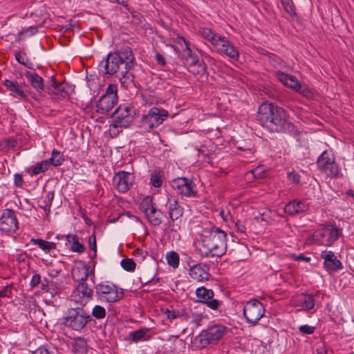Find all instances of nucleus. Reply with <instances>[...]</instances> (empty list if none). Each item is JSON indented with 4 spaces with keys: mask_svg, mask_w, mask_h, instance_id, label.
<instances>
[{
    "mask_svg": "<svg viewBox=\"0 0 354 354\" xmlns=\"http://www.w3.org/2000/svg\"><path fill=\"white\" fill-rule=\"evenodd\" d=\"M41 283V276L39 274H35L30 280V286L32 288L37 287Z\"/></svg>",
    "mask_w": 354,
    "mask_h": 354,
    "instance_id": "nucleus-54",
    "label": "nucleus"
},
{
    "mask_svg": "<svg viewBox=\"0 0 354 354\" xmlns=\"http://www.w3.org/2000/svg\"><path fill=\"white\" fill-rule=\"evenodd\" d=\"M322 171L330 178H336L339 173V168L335 160Z\"/></svg>",
    "mask_w": 354,
    "mask_h": 354,
    "instance_id": "nucleus-39",
    "label": "nucleus"
},
{
    "mask_svg": "<svg viewBox=\"0 0 354 354\" xmlns=\"http://www.w3.org/2000/svg\"><path fill=\"white\" fill-rule=\"evenodd\" d=\"M165 207L167 209L169 218L172 222L178 221L183 214V207H182L174 198H167Z\"/></svg>",
    "mask_w": 354,
    "mask_h": 354,
    "instance_id": "nucleus-19",
    "label": "nucleus"
},
{
    "mask_svg": "<svg viewBox=\"0 0 354 354\" xmlns=\"http://www.w3.org/2000/svg\"><path fill=\"white\" fill-rule=\"evenodd\" d=\"M12 288L11 286L7 285L0 290V298L1 297H11Z\"/></svg>",
    "mask_w": 354,
    "mask_h": 354,
    "instance_id": "nucleus-53",
    "label": "nucleus"
},
{
    "mask_svg": "<svg viewBox=\"0 0 354 354\" xmlns=\"http://www.w3.org/2000/svg\"><path fill=\"white\" fill-rule=\"evenodd\" d=\"M171 186L176 191L177 194L183 196L192 197L196 194L192 180L187 178L174 179L171 183Z\"/></svg>",
    "mask_w": 354,
    "mask_h": 354,
    "instance_id": "nucleus-13",
    "label": "nucleus"
},
{
    "mask_svg": "<svg viewBox=\"0 0 354 354\" xmlns=\"http://www.w3.org/2000/svg\"><path fill=\"white\" fill-rule=\"evenodd\" d=\"M25 76L31 86L38 92L44 91V82L43 78L37 73L31 71H26Z\"/></svg>",
    "mask_w": 354,
    "mask_h": 354,
    "instance_id": "nucleus-24",
    "label": "nucleus"
},
{
    "mask_svg": "<svg viewBox=\"0 0 354 354\" xmlns=\"http://www.w3.org/2000/svg\"><path fill=\"white\" fill-rule=\"evenodd\" d=\"M265 313L263 303L257 299L248 301L243 308V316L248 323L255 325L262 318Z\"/></svg>",
    "mask_w": 354,
    "mask_h": 354,
    "instance_id": "nucleus-9",
    "label": "nucleus"
},
{
    "mask_svg": "<svg viewBox=\"0 0 354 354\" xmlns=\"http://www.w3.org/2000/svg\"><path fill=\"white\" fill-rule=\"evenodd\" d=\"M136 109L131 104H120L112 113V123L110 124L109 132L111 137L118 135V128L130 127L135 119Z\"/></svg>",
    "mask_w": 354,
    "mask_h": 354,
    "instance_id": "nucleus-5",
    "label": "nucleus"
},
{
    "mask_svg": "<svg viewBox=\"0 0 354 354\" xmlns=\"http://www.w3.org/2000/svg\"><path fill=\"white\" fill-rule=\"evenodd\" d=\"M92 321L90 313L82 306L71 307L63 317V325L73 331L81 332Z\"/></svg>",
    "mask_w": 354,
    "mask_h": 354,
    "instance_id": "nucleus-4",
    "label": "nucleus"
},
{
    "mask_svg": "<svg viewBox=\"0 0 354 354\" xmlns=\"http://www.w3.org/2000/svg\"><path fill=\"white\" fill-rule=\"evenodd\" d=\"M135 57L131 48L123 45L114 52L109 53L98 64V71L103 75L127 73V68H132Z\"/></svg>",
    "mask_w": 354,
    "mask_h": 354,
    "instance_id": "nucleus-1",
    "label": "nucleus"
},
{
    "mask_svg": "<svg viewBox=\"0 0 354 354\" xmlns=\"http://www.w3.org/2000/svg\"><path fill=\"white\" fill-rule=\"evenodd\" d=\"M296 91L303 94L304 96L308 97L312 95V92L307 87L302 86L301 84L300 88L297 89Z\"/></svg>",
    "mask_w": 354,
    "mask_h": 354,
    "instance_id": "nucleus-59",
    "label": "nucleus"
},
{
    "mask_svg": "<svg viewBox=\"0 0 354 354\" xmlns=\"http://www.w3.org/2000/svg\"><path fill=\"white\" fill-rule=\"evenodd\" d=\"M288 178L289 180H290L293 183L298 184L300 182L301 176L299 174L292 171V172H289L288 174Z\"/></svg>",
    "mask_w": 354,
    "mask_h": 354,
    "instance_id": "nucleus-55",
    "label": "nucleus"
},
{
    "mask_svg": "<svg viewBox=\"0 0 354 354\" xmlns=\"http://www.w3.org/2000/svg\"><path fill=\"white\" fill-rule=\"evenodd\" d=\"M71 249L73 252L77 253H83L84 252V246L82 243L79 241L74 242L73 244L71 245Z\"/></svg>",
    "mask_w": 354,
    "mask_h": 354,
    "instance_id": "nucleus-52",
    "label": "nucleus"
},
{
    "mask_svg": "<svg viewBox=\"0 0 354 354\" xmlns=\"http://www.w3.org/2000/svg\"><path fill=\"white\" fill-rule=\"evenodd\" d=\"M196 295L200 302L205 304L214 297V291L202 286L196 289Z\"/></svg>",
    "mask_w": 354,
    "mask_h": 354,
    "instance_id": "nucleus-30",
    "label": "nucleus"
},
{
    "mask_svg": "<svg viewBox=\"0 0 354 354\" xmlns=\"http://www.w3.org/2000/svg\"><path fill=\"white\" fill-rule=\"evenodd\" d=\"M31 242L45 252H49L56 248V244L54 242L47 241L41 239H32Z\"/></svg>",
    "mask_w": 354,
    "mask_h": 354,
    "instance_id": "nucleus-32",
    "label": "nucleus"
},
{
    "mask_svg": "<svg viewBox=\"0 0 354 354\" xmlns=\"http://www.w3.org/2000/svg\"><path fill=\"white\" fill-rule=\"evenodd\" d=\"M311 239L317 244L323 245L326 240V226L315 231L311 236Z\"/></svg>",
    "mask_w": 354,
    "mask_h": 354,
    "instance_id": "nucleus-36",
    "label": "nucleus"
},
{
    "mask_svg": "<svg viewBox=\"0 0 354 354\" xmlns=\"http://www.w3.org/2000/svg\"><path fill=\"white\" fill-rule=\"evenodd\" d=\"M121 267L126 271L133 272L136 264L132 259H124L120 261Z\"/></svg>",
    "mask_w": 354,
    "mask_h": 354,
    "instance_id": "nucleus-44",
    "label": "nucleus"
},
{
    "mask_svg": "<svg viewBox=\"0 0 354 354\" xmlns=\"http://www.w3.org/2000/svg\"><path fill=\"white\" fill-rule=\"evenodd\" d=\"M335 158L332 153L328 152L327 150L324 151L322 154L319 156L317 165L320 170L325 169L330 163L333 162Z\"/></svg>",
    "mask_w": 354,
    "mask_h": 354,
    "instance_id": "nucleus-27",
    "label": "nucleus"
},
{
    "mask_svg": "<svg viewBox=\"0 0 354 354\" xmlns=\"http://www.w3.org/2000/svg\"><path fill=\"white\" fill-rule=\"evenodd\" d=\"M168 115L167 110L153 106L149 109L147 113L142 116L138 127L145 132H150L153 129L160 125L168 118Z\"/></svg>",
    "mask_w": 354,
    "mask_h": 354,
    "instance_id": "nucleus-6",
    "label": "nucleus"
},
{
    "mask_svg": "<svg viewBox=\"0 0 354 354\" xmlns=\"http://www.w3.org/2000/svg\"><path fill=\"white\" fill-rule=\"evenodd\" d=\"M301 307L304 310L308 311L313 309L315 306V299L312 294L302 293L299 296Z\"/></svg>",
    "mask_w": 354,
    "mask_h": 354,
    "instance_id": "nucleus-28",
    "label": "nucleus"
},
{
    "mask_svg": "<svg viewBox=\"0 0 354 354\" xmlns=\"http://www.w3.org/2000/svg\"><path fill=\"white\" fill-rule=\"evenodd\" d=\"M283 9L288 12L291 17H296L297 15L296 12V8L294 5L292 0H280Z\"/></svg>",
    "mask_w": 354,
    "mask_h": 354,
    "instance_id": "nucleus-41",
    "label": "nucleus"
},
{
    "mask_svg": "<svg viewBox=\"0 0 354 354\" xmlns=\"http://www.w3.org/2000/svg\"><path fill=\"white\" fill-rule=\"evenodd\" d=\"M342 230L335 225H326V240L323 245L330 247L336 242L342 235Z\"/></svg>",
    "mask_w": 354,
    "mask_h": 354,
    "instance_id": "nucleus-23",
    "label": "nucleus"
},
{
    "mask_svg": "<svg viewBox=\"0 0 354 354\" xmlns=\"http://www.w3.org/2000/svg\"><path fill=\"white\" fill-rule=\"evenodd\" d=\"M32 354H50L48 349L45 347L40 346L36 351L32 352Z\"/></svg>",
    "mask_w": 354,
    "mask_h": 354,
    "instance_id": "nucleus-64",
    "label": "nucleus"
},
{
    "mask_svg": "<svg viewBox=\"0 0 354 354\" xmlns=\"http://www.w3.org/2000/svg\"><path fill=\"white\" fill-rule=\"evenodd\" d=\"M214 48L218 53L224 54L234 60H238L239 58V50L225 37L223 36V37L218 40V42L216 44Z\"/></svg>",
    "mask_w": 354,
    "mask_h": 354,
    "instance_id": "nucleus-16",
    "label": "nucleus"
},
{
    "mask_svg": "<svg viewBox=\"0 0 354 354\" xmlns=\"http://www.w3.org/2000/svg\"><path fill=\"white\" fill-rule=\"evenodd\" d=\"M53 199H54V192H48L46 194L45 198L42 201L41 204L39 205V207L44 210L46 215L49 214L50 212V207H51Z\"/></svg>",
    "mask_w": 354,
    "mask_h": 354,
    "instance_id": "nucleus-35",
    "label": "nucleus"
},
{
    "mask_svg": "<svg viewBox=\"0 0 354 354\" xmlns=\"http://www.w3.org/2000/svg\"><path fill=\"white\" fill-rule=\"evenodd\" d=\"M3 85L11 92L10 95L21 100H27L28 95L17 81L6 80Z\"/></svg>",
    "mask_w": 354,
    "mask_h": 354,
    "instance_id": "nucleus-21",
    "label": "nucleus"
},
{
    "mask_svg": "<svg viewBox=\"0 0 354 354\" xmlns=\"http://www.w3.org/2000/svg\"><path fill=\"white\" fill-rule=\"evenodd\" d=\"M145 216L151 225L156 227L162 223L163 213L160 209H158L156 206L146 214Z\"/></svg>",
    "mask_w": 354,
    "mask_h": 354,
    "instance_id": "nucleus-26",
    "label": "nucleus"
},
{
    "mask_svg": "<svg viewBox=\"0 0 354 354\" xmlns=\"http://www.w3.org/2000/svg\"><path fill=\"white\" fill-rule=\"evenodd\" d=\"M106 310L103 306L96 305L93 307L91 315L97 319H102L106 317Z\"/></svg>",
    "mask_w": 354,
    "mask_h": 354,
    "instance_id": "nucleus-43",
    "label": "nucleus"
},
{
    "mask_svg": "<svg viewBox=\"0 0 354 354\" xmlns=\"http://www.w3.org/2000/svg\"><path fill=\"white\" fill-rule=\"evenodd\" d=\"M117 103L118 100L102 95L97 102L96 111L100 114H105L110 111Z\"/></svg>",
    "mask_w": 354,
    "mask_h": 354,
    "instance_id": "nucleus-22",
    "label": "nucleus"
},
{
    "mask_svg": "<svg viewBox=\"0 0 354 354\" xmlns=\"http://www.w3.org/2000/svg\"><path fill=\"white\" fill-rule=\"evenodd\" d=\"M88 244H89L90 248L94 251V254H93V257H94L96 256V252H97L96 239H95V236L94 234L89 237Z\"/></svg>",
    "mask_w": 354,
    "mask_h": 354,
    "instance_id": "nucleus-56",
    "label": "nucleus"
},
{
    "mask_svg": "<svg viewBox=\"0 0 354 354\" xmlns=\"http://www.w3.org/2000/svg\"><path fill=\"white\" fill-rule=\"evenodd\" d=\"M189 318H191V322L199 325V322L202 320L203 316L201 313H192L191 316H188Z\"/></svg>",
    "mask_w": 354,
    "mask_h": 354,
    "instance_id": "nucleus-58",
    "label": "nucleus"
},
{
    "mask_svg": "<svg viewBox=\"0 0 354 354\" xmlns=\"http://www.w3.org/2000/svg\"><path fill=\"white\" fill-rule=\"evenodd\" d=\"M15 58L16 60L21 64L24 65L28 68L33 69V64L30 60H28L25 53L21 52L17 53H15Z\"/></svg>",
    "mask_w": 354,
    "mask_h": 354,
    "instance_id": "nucleus-42",
    "label": "nucleus"
},
{
    "mask_svg": "<svg viewBox=\"0 0 354 354\" xmlns=\"http://www.w3.org/2000/svg\"><path fill=\"white\" fill-rule=\"evenodd\" d=\"M95 292L98 299L102 301L114 303L121 300L124 296L122 288L113 283L101 282L95 286Z\"/></svg>",
    "mask_w": 354,
    "mask_h": 354,
    "instance_id": "nucleus-7",
    "label": "nucleus"
},
{
    "mask_svg": "<svg viewBox=\"0 0 354 354\" xmlns=\"http://www.w3.org/2000/svg\"><path fill=\"white\" fill-rule=\"evenodd\" d=\"M47 161L50 165L58 167L64 161V156L60 151L53 149L51 157Z\"/></svg>",
    "mask_w": 354,
    "mask_h": 354,
    "instance_id": "nucleus-34",
    "label": "nucleus"
},
{
    "mask_svg": "<svg viewBox=\"0 0 354 354\" xmlns=\"http://www.w3.org/2000/svg\"><path fill=\"white\" fill-rule=\"evenodd\" d=\"M72 297L73 301L75 302V304H77L76 306H82L84 308V306L89 301L88 299L83 297L82 295L78 294L77 292H75V291H73Z\"/></svg>",
    "mask_w": 354,
    "mask_h": 354,
    "instance_id": "nucleus-46",
    "label": "nucleus"
},
{
    "mask_svg": "<svg viewBox=\"0 0 354 354\" xmlns=\"http://www.w3.org/2000/svg\"><path fill=\"white\" fill-rule=\"evenodd\" d=\"M49 167H50V165L48 162L47 160H42L41 162H37L32 167L30 174L32 176L38 175L41 173H44L46 171H47Z\"/></svg>",
    "mask_w": 354,
    "mask_h": 354,
    "instance_id": "nucleus-38",
    "label": "nucleus"
},
{
    "mask_svg": "<svg viewBox=\"0 0 354 354\" xmlns=\"http://www.w3.org/2000/svg\"><path fill=\"white\" fill-rule=\"evenodd\" d=\"M166 259L167 263L174 268H177L179 266V255L174 251L167 253Z\"/></svg>",
    "mask_w": 354,
    "mask_h": 354,
    "instance_id": "nucleus-40",
    "label": "nucleus"
},
{
    "mask_svg": "<svg viewBox=\"0 0 354 354\" xmlns=\"http://www.w3.org/2000/svg\"><path fill=\"white\" fill-rule=\"evenodd\" d=\"M19 229V223L14 210L6 209L0 217V230L6 233H15Z\"/></svg>",
    "mask_w": 354,
    "mask_h": 354,
    "instance_id": "nucleus-12",
    "label": "nucleus"
},
{
    "mask_svg": "<svg viewBox=\"0 0 354 354\" xmlns=\"http://www.w3.org/2000/svg\"><path fill=\"white\" fill-rule=\"evenodd\" d=\"M131 68H127V73H119L118 77L120 79V84L124 88H128L130 84H133L134 75L130 73Z\"/></svg>",
    "mask_w": 354,
    "mask_h": 354,
    "instance_id": "nucleus-33",
    "label": "nucleus"
},
{
    "mask_svg": "<svg viewBox=\"0 0 354 354\" xmlns=\"http://www.w3.org/2000/svg\"><path fill=\"white\" fill-rule=\"evenodd\" d=\"M178 43L181 44L183 43L185 44L184 55L185 56V59L187 61L190 62L191 66L198 65V70L197 71L198 73H205L207 71L206 64L203 61H199L198 57L196 54L192 53L190 48L189 47V44L186 41L184 37L178 36L177 37Z\"/></svg>",
    "mask_w": 354,
    "mask_h": 354,
    "instance_id": "nucleus-14",
    "label": "nucleus"
},
{
    "mask_svg": "<svg viewBox=\"0 0 354 354\" xmlns=\"http://www.w3.org/2000/svg\"><path fill=\"white\" fill-rule=\"evenodd\" d=\"M320 257L324 260L323 268L329 273L343 268L342 262L337 259L335 253L331 250H323L320 254Z\"/></svg>",
    "mask_w": 354,
    "mask_h": 354,
    "instance_id": "nucleus-15",
    "label": "nucleus"
},
{
    "mask_svg": "<svg viewBox=\"0 0 354 354\" xmlns=\"http://www.w3.org/2000/svg\"><path fill=\"white\" fill-rule=\"evenodd\" d=\"M150 329L142 328L135 331L130 332L128 336V340L137 343L140 341H147L151 337L148 335Z\"/></svg>",
    "mask_w": 354,
    "mask_h": 354,
    "instance_id": "nucleus-25",
    "label": "nucleus"
},
{
    "mask_svg": "<svg viewBox=\"0 0 354 354\" xmlns=\"http://www.w3.org/2000/svg\"><path fill=\"white\" fill-rule=\"evenodd\" d=\"M88 270L89 267L88 266H84L82 267V275L81 277L77 279V281H80V282L74 291L82 295L83 297L90 300L92 297L93 290L88 286L87 283H85L88 276Z\"/></svg>",
    "mask_w": 354,
    "mask_h": 354,
    "instance_id": "nucleus-18",
    "label": "nucleus"
},
{
    "mask_svg": "<svg viewBox=\"0 0 354 354\" xmlns=\"http://www.w3.org/2000/svg\"><path fill=\"white\" fill-rule=\"evenodd\" d=\"M113 180L117 190L120 193H126L133 185L135 176L132 173L121 170L115 174Z\"/></svg>",
    "mask_w": 354,
    "mask_h": 354,
    "instance_id": "nucleus-11",
    "label": "nucleus"
},
{
    "mask_svg": "<svg viewBox=\"0 0 354 354\" xmlns=\"http://www.w3.org/2000/svg\"><path fill=\"white\" fill-rule=\"evenodd\" d=\"M308 205L302 201H292L284 207V212L288 215L294 216L307 211Z\"/></svg>",
    "mask_w": 354,
    "mask_h": 354,
    "instance_id": "nucleus-20",
    "label": "nucleus"
},
{
    "mask_svg": "<svg viewBox=\"0 0 354 354\" xmlns=\"http://www.w3.org/2000/svg\"><path fill=\"white\" fill-rule=\"evenodd\" d=\"M250 173L254 178H260L262 177L263 171L261 167H256L255 169L251 170Z\"/></svg>",
    "mask_w": 354,
    "mask_h": 354,
    "instance_id": "nucleus-63",
    "label": "nucleus"
},
{
    "mask_svg": "<svg viewBox=\"0 0 354 354\" xmlns=\"http://www.w3.org/2000/svg\"><path fill=\"white\" fill-rule=\"evenodd\" d=\"M14 183L17 187H23L24 180L21 174L17 173L14 175Z\"/></svg>",
    "mask_w": 354,
    "mask_h": 354,
    "instance_id": "nucleus-57",
    "label": "nucleus"
},
{
    "mask_svg": "<svg viewBox=\"0 0 354 354\" xmlns=\"http://www.w3.org/2000/svg\"><path fill=\"white\" fill-rule=\"evenodd\" d=\"M205 232L208 235L205 236L202 241V248H200L201 254L205 257H221L227 251V234L219 227H212Z\"/></svg>",
    "mask_w": 354,
    "mask_h": 354,
    "instance_id": "nucleus-3",
    "label": "nucleus"
},
{
    "mask_svg": "<svg viewBox=\"0 0 354 354\" xmlns=\"http://www.w3.org/2000/svg\"><path fill=\"white\" fill-rule=\"evenodd\" d=\"M200 33L204 39L209 41L214 47L218 42V40L223 37V36L214 33L211 29L207 28H202L200 30Z\"/></svg>",
    "mask_w": 354,
    "mask_h": 354,
    "instance_id": "nucleus-29",
    "label": "nucleus"
},
{
    "mask_svg": "<svg viewBox=\"0 0 354 354\" xmlns=\"http://www.w3.org/2000/svg\"><path fill=\"white\" fill-rule=\"evenodd\" d=\"M73 91V88L66 83H59L52 77L48 82L47 93L55 100L68 98Z\"/></svg>",
    "mask_w": 354,
    "mask_h": 354,
    "instance_id": "nucleus-10",
    "label": "nucleus"
},
{
    "mask_svg": "<svg viewBox=\"0 0 354 354\" xmlns=\"http://www.w3.org/2000/svg\"><path fill=\"white\" fill-rule=\"evenodd\" d=\"M286 86L292 88L295 91H297V89L300 88V82L295 76L291 75Z\"/></svg>",
    "mask_w": 354,
    "mask_h": 354,
    "instance_id": "nucleus-48",
    "label": "nucleus"
},
{
    "mask_svg": "<svg viewBox=\"0 0 354 354\" xmlns=\"http://www.w3.org/2000/svg\"><path fill=\"white\" fill-rule=\"evenodd\" d=\"M300 333L303 335H311L315 330V327L308 325H301L299 327Z\"/></svg>",
    "mask_w": 354,
    "mask_h": 354,
    "instance_id": "nucleus-49",
    "label": "nucleus"
},
{
    "mask_svg": "<svg viewBox=\"0 0 354 354\" xmlns=\"http://www.w3.org/2000/svg\"><path fill=\"white\" fill-rule=\"evenodd\" d=\"M73 351L77 354H85L87 352V342L84 337H77L73 343Z\"/></svg>",
    "mask_w": 354,
    "mask_h": 354,
    "instance_id": "nucleus-31",
    "label": "nucleus"
},
{
    "mask_svg": "<svg viewBox=\"0 0 354 354\" xmlns=\"http://www.w3.org/2000/svg\"><path fill=\"white\" fill-rule=\"evenodd\" d=\"M275 76L279 81H280L284 86H286L291 75L281 71H277L275 73Z\"/></svg>",
    "mask_w": 354,
    "mask_h": 354,
    "instance_id": "nucleus-50",
    "label": "nucleus"
},
{
    "mask_svg": "<svg viewBox=\"0 0 354 354\" xmlns=\"http://www.w3.org/2000/svg\"><path fill=\"white\" fill-rule=\"evenodd\" d=\"M226 327L222 325H213L203 330L194 339L196 346L203 348L212 342L221 339L226 331Z\"/></svg>",
    "mask_w": 354,
    "mask_h": 354,
    "instance_id": "nucleus-8",
    "label": "nucleus"
},
{
    "mask_svg": "<svg viewBox=\"0 0 354 354\" xmlns=\"http://www.w3.org/2000/svg\"><path fill=\"white\" fill-rule=\"evenodd\" d=\"M235 227L238 232H240L241 234H245L246 228H245V225L240 221H238L235 223Z\"/></svg>",
    "mask_w": 354,
    "mask_h": 354,
    "instance_id": "nucleus-62",
    "label": "nucleus"
},
{
    "mask_svg": "<svg viewBox=\"0 0 354 354\" xmlns=\"http://www.w3.org/2000/svg\"><path fill=\"white\" fill-rule=\"evenodd\" d=\"M102 95L110 97L111 98H113V100H118V86L116 84H111L108 86V87L106 89V92Z\"/></svg>",
    "mask_w": 354,
    "mask_h": 354,
    "instance_id": "nucleus-45",
    "label": "nucleus"
},
{
    "mask_svg": "<svg viewBox=\"0 0 354 354\" xmlns=\"http://www.w3.org/2000/svg\"><path fill=\"white\" fill-rule=\"evenodd\" d=\"M156 207V205L153 203L151 196L144 198L140 205V210L145 213V215Z\"/></svg>",
    "mask_w": 354,
    "mask_h": 354,
    "instance_id": "nucleus-37",
    "label": "nucleus"
},
{
    "mask_svg": "<svg viewBox=\"0 0 354 354\" xmlns=\"http://www.w3.org/2000/svg\"><path fill=\"white\" fill-rule=\"evenodd\" d=\"M209 267L207 264L196 263L189 266V274L193 279L203 282L209 279Z\"/></svg>",
    "mask_w": 354,
    "mask_h": 354,
    "instance_id": "nucleus-17",
    "label": "nucleus"
},
{
    "mask_svg": "<svg viewBox=\"0 0 354 354\" xmlns=\"http://www.w3.org/2000/svg\"><path fill=\"white\" fill-rule=\"evenodd\" d=\"M292 258L295 260V261H304V262H310V260H311V258L309 257H306L304 256L303 254H299L298 255H296V254H293L292 255Z\"/></svg>",
    "mask_w": 354,
    "mask_h": 354,
    "instance_id": "nucleus-60",
    "label": "nucleus"
},
{
    "mask_svg": "<svg viewBox=\"0 0 354 354\" xmlns=\"http://www.w3.org/2000/svg\"><path fill=\"white\" fill-rule=\"evenodd\" d=\"M165 313L167 315V317L170 320L174 319L177 318L178 317H179V313H176L175 311H174L172 310L166 309Z\"/></svg>",
    "mask_w": 354,
    "mask_h": 354,
    "instance_id": "nucleus-61",
    "label": "nucleus"
},
{
    "mask_svg": "<svg viewBox=\"0 0 354 354\" xmlns=\"http://www.w3.org/2000/svg\"><path fill=\"white\" fill-rule=\"evenodd\" d=\"M257 118L263 127L271 132H284L286 126L290 124L287 122L284 109L268 102L259 106Z\"/></svg>",
    "mask_w": 354,
    "mask_h": 354,
    "instance_id": "nucleus-2",
    "label": "nucleus"
},
{
    "mask_svg": "<svg viewBox=\"0 0 354 354\" xmlns=\"http://www.w3.org/2000/svg\"><path fill=\"white\" fill-rule=\"evenodd\" d=\"M150 183L154 187H160L162 184V180L160 174H152L150 177Z\"/></svg>",
    "mask_w": 354,
    "mask_h": 354,
    "instance_id": "nucleus-47",
    "label": "nucleus"
},
{
    "mask_svg": "<svg viewBox=\"0 0 354 354\" xmlns=\"http://www.w3.org/2000/svg\"><path fill=\"white\" fill-rule=\"evenodd\" d=\"M205 304L209 308L212 310L218 309L221 305V302L219 300L213 299V297L211 299L207 300Z\"/></svg>",
    "mask_w": 354,
    "mask_h": 354,
    "instance_id": "nucleus-51",
    "label": "nucleus"
}]
</instances>
